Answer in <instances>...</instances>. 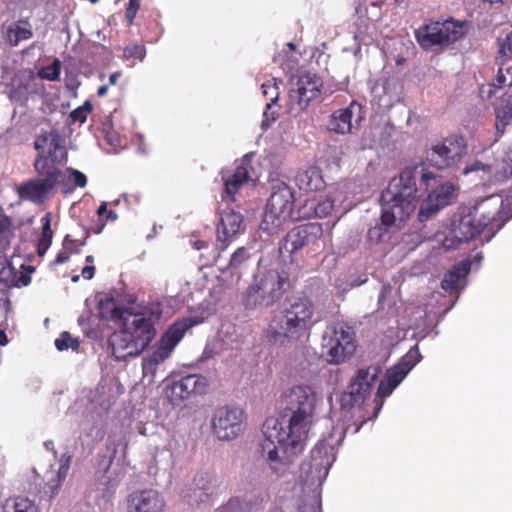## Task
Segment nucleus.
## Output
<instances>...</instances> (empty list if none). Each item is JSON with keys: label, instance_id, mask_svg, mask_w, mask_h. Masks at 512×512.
<instances>
[{"label": "nucleus", "instance_id": "obj_4", "mask_svg": "<svg viewBox=\"0 0 512 512\" xmlns=\"http://www.w3.org/2000/svg\"><path fill=\"white\" fill-rule=\"evenodd\" d=\"M315 307L307 297H295L287 302L279 315L274 316L264 329L268 343L280 347L303 342L315 324Z\"/></svg>", "mask_w": 512, "mask_h": 512}, {"label": "nucleus", "instance_id": "obj_36", "mask_svg": "<svg viewBox=\"0 0 512 512\" xmlns=\"http://www.w3.org/2000/svg\"><path fill=\"white\" fill-rule=\"evenodd\" d=\"M146 56V47L143 44L133 43L123 49V59L127 61H143Z\"/></svg>", "mask_w": 512, "mask_h": 512}, {"label": "nucleus", "instance_id": "obj_48", "mask_svg": "<svg viewBox=\"0 0 512 512\" xmlns=\"http://www.w3.org/2000/svg\"><path fill=\"white\" fill-rule=\"evenodd\" d=\"M139 8H140V0H129L128 6L125 11V17H126L128 26L133 25L134 19L137 15Z\"/></svg>", "mask_w": 512, "mask_h": 512}, {"label": "nucleus", "instance_id": "obj_33", "mask_svg": "<svg viewBox=\"0 0 512 512\" xmlns=\"http://www.w3.org/2000/svg\"><path fill=\"white\" fill-rule=\"evenodd\" d=\"M14 235L12 219L0 210V253L10 247Z\"/></svg>", "mask_w": 512, "mask_h": 512}, {"label": "nucleus", "instance_id": "obj_14", "mask_svg": "<svg viewBox=\"0 0 512 512\" xmlns=\"http://www.w3.org/2000/svg\"><path fill=\"white\" fill-rule=\"evenodd\" d=\"M322 79L315 73L303 72L289 90V104L292 110L303 112L309 104L321 96Z\"/></svg>", "mask_w": 512, "mask_h": 512}, {"label": "nucleus", "instance_id": "obj_6", "mask_svg": "<svg viewBox=\"0 0 512 512\" xmlns=\"http://www.w3.org/2000/svg\"><path fill=\"white\" fill-rule=\"evenodd\" d=\"M289 287V278L271 269L257 275L242 294L241 303L248 310L268 308L278 302Z\"/></svg>", "mask_w": 512, "mask_h": 512}, {"label": "nucleus", "instance_id": "obj_39", "mask_svg": "<svg viewBox=\"0 0 512 512\" xmlns=\"http://www.w3.org/2000/svg\"><path fill=\"white\" fill-rule=\"evenodd\" d=\"M249 259V253L245 247L237 248L232 254L227 266V270H236L242 268Z\"/></svg>", "mask_w": 512, "mask_h": 512}, {"label": "nucleus", "instance_id": "obj_63", "mask_svg": "<svg viewBox=\"0 0 512 512\" xmlns=\"http://www.w3.org/2000/svg\"><path fill=\"white\" fill-rule=\"evenodd\" d=\"M8 343L7 335L5 331L0 330V345L4 346Z\"/></svg>", "mask_w": 512, "mask_h": 512}, {"label": "nucleus", "instance_id": "obj_42", "mask_svg": "<svg viewBox=\"0 0 512 512\" xmlns=\"http://www.w3.org/2000/svg\"><path fill=\"white\" fill-rule=\"evenodd\" d=\"M422 356L417 345L413 346L398 363H401L409 372L421 360Z\"/></svg>", "mask_w": 512, "mask_h": 512}, {"label": "nucleus", "instance_id": "obj_51", "mask_svg": "<svg viewBox=\"0 0 512 512\" xmlns=\"http://www.w3.org/2000/svg\"><path fill=\"white\" fill-rule=\"evenodd\" d=\"M63 249L67 251L70 255L75 253H80L79 248L76 247V241L71 238L70 235H66L63 240Z\"/></svg>", "mask_w": 512, "mask_h": 512}, {"label": "nucleus", "instance_id": "obj_12", "mask_svg": "<svg viewBox=\"0 0 512 512\" xmlns=\"http://www.w3.org/2000/svg\"><path fill=\"white\" fill-rule=\"evenodd\" d=\"M467 150L465 138L459 134H452L432 145L427 160L433 167L445 170L456 166L467 154Z\"/></svg>", "mask_w": 512, "mask_h": 512}, {"label": "nucleus", "instance_id": "obj_62", "mask_svg": "<svg viewBox=\"0 0 512 512\" xmlns=\"http://www.w3.org/2000/svg\"><path fill=\"white\" fill-rule=\"evenodd\" d=\"M108 92V86L107 85H102L98 88L97 90V95L99 97H104Z\"/></svg>", "mask_w": 512, "mask_h": 512}, {"label": "nucleus", "instance_id": "obj_57", "mask_svg": "<svg viewBox=\"0 0 512 512\" xmlns=\"http://www.w3.org/2000/svg\"><path fill=\"white\" fill-rule=\"evenodd\" d=\"M81 274L83 278L90 280L94 277L95 274V267L93 265H87L83 267Z\"/></svg>", "mask_w": 512, "mask_h": 512}, {"label": "nucleus", "instance_id": "obj_3", "mask_svg": "<svg viewBox=\"0 0 512 512\" xmlns=\"http://www.w3.org/2000/svg\"><path fill=\"white\" fill-rule=\"evenodd\" d=\"M162 310L159 304L128 307L119 330L109 339L113 355L120 360L141 355L154 341Z\"/></svg>", "mask_w": 512, "mask_h": 512}, {"label": "nucleus", "instance_id": "obj_18", "mask_svg": "<svg viewBox=\"0 0 512 512\" xmlns=\"http://www.w3.org/2000/svg\"><path fill=\"white\" fill-rule=\"evenodd\" d=\"M207 386L205 377L197 374H190L172 382V384L167 387L166 393L170 401L175 405L179 404L180 401L187 399L192 394H204Z\"/></svg>", "mask_w": 512, "mask_h": 512}, {"label": "nucleus", "instance_id": "obj_45", "mask_svg": "<svg viewBox=\"0 0 512 512\" xmlns=\"http://www.w3.org/2000/svg\"><path fill=\"white\" fill-rule=\"evenodd\" d=\"M261 88L264 96L270 100V103L266 104V107L270 108L279 98L278 87L275 83L266 82L262 84Z\"/></svg>", "mask_w": 512, "mask_h": 512}, {"label": "nucleus", "instance_id": "obj_38", "mask_svg": "<svg viewBox=\"0 0 512 512\" xmlns=\"http://www.w3.org/2000/svg\"><path fill=\"white\" fill-rule=\"evenodd\" d=\"M55 346L59 351L68 350L69 348L76 351L79 349L80 342L77 338H72L69 332L64 331L55 340Z\"/></svg>", "mask_w": 512, "mask_h": 512}, {"label": "nucleus", "instance_id": "obj_50", "mask_svg": "<svg viewBox=\"0 0 512 512\" xmlns=\"http://www.w3.org/2000/svg\"><path fill=\"white\" fill-rule=\"evenodd\" d=\"M484 171V172H487V173H490L491 172V166L490 165H487V164H484L480 161H474L471 165H468L464 168L463 170V173L464 174H468L470 172H475V171Z\"/></svg>", "mask_w": 512, "mask_h": 512}, {"label": "nucleus", "instance_id": "obj_55", "mask_svg": "<svg viewBox=\"0 0 512 512\" xmlns=\"http://www.w3.org/2000/svg\"><path fill=\"white\" fill-rule=\"evenodd\" d=\"M431 182L437 183V176L433 172L424 171L421 176V184L424 185L426 189H429Z\"/></svg>", "mask_w": 512, "mask_h": 512}, {"label": "nucleus", "instance_id": "obj_46", "mask_svg": "<svg viewBox=\"0 0 512 512\" xmlns=\"http://www.w3.org/2000/svg\"><path fill=\"white\" fill-rule=\"evenodd\" d=\"M65 173H68V178L75 187L84 188L87 185V177L81 171L69 168Z\"/></svg>", "mask_w": 512, "mask_h": 512}, {"label": "nucleus", "instance_id": "obj_22", "mask_svg": "<svg viewBox=\"0 0 512 512\" xmlns=\"http://www.w3.org/2000/svg\"><path fill=\"white\" fill-rule=\"evenodd\" d=\"M37 78L32 70H23L15 74L9 91L13 101L27 100L29 94L36 93Z\"/></svg>", "mask_w": 512, "mask_h": 512}, {"label": "nucleus", "instance_id": "obj_31", "mask_svg": "<svg viewBox=\"0 0 512 512\" xmlns=\"http://www.w3.org/2000/svg\"><path fill=\"white\" fill-rule=\"evenodd\" d=\"M33 36L32 28L27 20H19L7 27L6 39L11 46H17L21 41Z\"/></svg>", "mask_w": 512, "mask_h": 512}, {"label": "nucleus", "instance_id": "obj_2", "mask_svg": "<svg viewBox=\"0 0 512 512\" xmlns=\"http://www.w3.org/2000/svg\"><path fill=\"white\" fill-rule=\"evenodd\" d=\"M37 155L33 168L37 178L22 183L17 188L21 199L41 203L57 187L64 183L66 173L63 167L68 160V153L61 145L59 133L52 129L42 131L34 141Z\"/></svg>", "mask_w": 512, "mask_h": 512}, {"label": "nucleus", "instance_id": "obj_37", "mask_svg": "<svg viewBox=\"0 0 512 512\" xmlns=\"http://www.w3.org/2000/svg\"><path fill=\"white\" fill-rule=\"evenodd\" d=\"M61 74V62L59 59H54L51 65L44 66L38 71V76L41 79L49 81H57Z\"/></svg>", "mask_w": 512, "mask_h": 512}, {"label": "nucleus", "instance_id": "obj_21", "mask_svg": "<svg viewBox=\"0 0 512 512\" xmlns=\"http://www.w3.org/2000/svg\"><path fill=\"white\" fill-rule=\"evenodd\" d=\"M164 502L156 491L143 490L128 498V512H162Z\"/></svg>", "mask_w": 512, "mask_h": 512}, {"label": "nucleus", "instance_id": "obj_32", "mask_svg": "<svg viewBox=\"0 0 512 512\" xmlns=\"http://www.w3.org/2000/svg\"><path fill=\"white\" fill-rule=\"evenodd\" d=\"M0 512H39L35 503L26 497H10L0 505Z\"/></svg>", "mask_w": 512, "mask_h": 512}, {"label": "nucleus", "instance_id": "obj_58", "mask_svg": "<svg viewBox=\"0 0 512 512\" xmlns=\"http://www.w3.org/2000/svg\"><path fill=\"white\" fill-rule=\"evenodd\" d=\"M190 243L195 250H201L208 247V242L201 239H191Z\"/></svg>", "mask_w": 512, "mask_h": 512}, {"label": "nucleus", "instance_id": "obj_44", "mask_svg": "<svg viewBox=\"0 0 512 512\" xmlns=\"http://www.w3.org/2000/svg\"><path fill=\"white\" fill-rule=\"evenodd\" d=\"M92 104L89 101H85L84 104L70 113L71 122L84 123L87 120L88 114L92 111Z\"/></svg>", "mask_w": 512, "mask_h": 512}, {"label": "nucleus", "instance_id": "obj_59", "mask_svg": "<svg viewBox=\"0 0 512 512\" xmlns=\"http://www.w3.org/2000/svg\"><path fill=\"white\" fill-rule=\"evenodd\" d=\"M31 282V277L29 274L22 273L18 280H17V286H27Z\"/></svg>", "mask_w": 512, "mask_h": 512}, {"label": "nucleus", "instance_id": "obj_43", "mask_svg": "<svg viewBox=\"0 0 512 512\" xmlns=\"http://www.w3.org/2000/svg\"><path fill=\"white\" fill-rule=\"evenodd\" d=\"M210 496L211 491L209 487H197L193 489V491L190 494H188V502L191 505H198L200 503L208 501Z\"/></svg>", "mask_w": 512, "mask_h": 512}, {"label": "nucleus", "instance_id": "obj_47", "mask_svg": "<svg viewBox=\"0 0 512 512\" xmlns=\"http://www.w3.org/2000/svg\"><path fill=\"white\" fill-rule=\"evenodd\" d=\"M512 176V149L507 153L503 162L502 170L497 171L496 177L499 180L508 179Z\"/></svg>", "mask_w": 512, "mask_h": 512}, {"label": "nucleus", "instance_id": "obj_64", "mask_svg": "<svg viewBox=\"0 0 512 512\" xmlns=\"http://www.w3.org/2000/svg\"><path fill=\"white\" fill-rule=\"evenodd\" d=\"M117 218H118V215H117V213L115 211L110 210V211L107 212V219L114 221Z\"/></svg>", "mask_w": 512, "mask_h": 512}, {"label": "nucleus", "instance_id": "obj_28", "mask_svg": "<svg viewBox=\"0 0 512 512\" xmlns=\"http://www.w3.org/2000/svg\"><path fill=\"white\" fill-rule=\"evenodd\" d=\"M483 224L477 221L474 215L468 210L466 214L461 216L458 224L453 228L454 238L458 242H468L477 237L483 230Z\"/></svg>", "mask_w": 512, "mask_h": 512}, {"label": "nucleus", "instance_id": "obj_7", "mask_svg": "<svg viewBox=\"0 0 512 512\" xmlns=\"http://www.w3.org/2000/svg\"><path fill=\"white\" fill-rule=\"evenodd\" d=\"M294 203V192L286 183L274 184L260 224L261 229L269 235L276 234L285 223L296 218L293 216Z\"/></svg>", "mask_w": 512, "mask_h": 512}, {"label": "nucleus", "instance_id": "obj_56", "mask_svg": "<svg viewBox=\"0 0 512 512\" xmlns=\"http://www.w3.org/2000/svg\"><path fill=\"white\" fill-rule=\"evenodd\" d=\"M70 258V254L67 252V251H60L55 260L53 261V264L54 265H59V264H63V263H66Z\"/></svg>", "mask_w": 512, "mask_h": 512}, {"label": "nucleus", "instance_id": "obj_24", "mask_svg": "<svg viewBox=\"0 0 512 512\" xmlns=\"http://www.w3.org/2000/svg\"><path fill=\"white\" fill-rule=\"evenodd\" d=\"M250 179L249 171L245 164L238 165L235 170L229 174H222L224 190L222 199H228L231 202L236 201V194L241 187Z\"/></svg>", "mask_w": 512, "mask_h": 512}, {"label": "nucleus", "instance_id": "obj_9", "mask_svg": "<svg viewBox=\"0 0 512 512\" xmlns=\"http://www.w3.org/2000/svg\"><path fill=\"white\" fill-rule=\"evenodd\" d=\"M323 348L330 364H340L356 351V334L352 326L345 322L330 325L323 335Z\"/></svg>", "mask_w": 512, "mask_h": 512}, {"label": "nucleus", "instance_id": "obj_16", "mask_svg": "<svg viewBox=\"0 0 512 512\" xmlns=\"http://www.w3.org/2000/svg\"><path fill=\"white\" fill-rule=\"evenodd\" d=\"M244 412L237 407L218 408L212 418L211 427L220 440H232L242 432Z\"/></svg>", "mask_w": 512, "mask_h": 512}, {"label": "nucleus", "instance_id": "obj_11", "mask_svg": "<svg viewBox=\"0 0 512 512\" xmlns=\"http://www.w3.org/2000/svg\"><path fill=\"white\" fill-rule=\"evenodd\" d=\"M323 227L317 222L306 223L292 228L279 245L281 254H295L303 248L313 252L320 250L323 245Z\"/></svg>", "mask_w": 512, "mask_h": 512}, {"label": "nucleus", "instance_id": "obj_17", "mask_svg": "<svg viewBox=\"0 0 512 512\" xmlns=\"http://www.w3.org/2000/svg\"><path fill=\"white\" fill-rule=\"evenodd\" d=\"M243 216L234 210L223 211L220 214V221L217 225L216 250L213 260L216 261L221 252L225 251L231 243H233L240 233L244 230L242 227Z\"/></svg>", "mask_w": 512, "mask_h": 512}, {"label": "nucleus", "instance_id": "obj_40", "mask_svg": "<svg viewBox=\"0 0 512 512\" xmlns=\"http://www.w3.org/2000/svg\"><path fill=\"white\" fill-rule=\"evenodd\" d=\"M497 59H512V30L498 39Z\"/></svg>", "mask_w": 512, "mask_h": 512}, {"label": "nucleus", "instance_id": "obj_41", "mask_svg": "<svg viewBox=\"0 0 512 512\" xmlns=\"http://www.w3.org/2000/svg\"><path fill=\"white\" fill-rule=\"evenodd\" d=\"M409 371L401 365V363H397L393 367L387 370L384 378L389 380L395 386H398L404 378L407 376Z\"/></svg>", "mask_w": 512, "mask_h": 512}, {"label": "nucleus", "instance_id": "obj_34", "mask_svg": "<svg viewBox=\"0 0 512 512\" xmlns=\"http://www.w3.org/2000/svg\"><path fill=\"white\" fill-rule=\"evenodd\" d=\"M496 114V136L497 141L505 132V127L512 121V103L507 102L505 105H501L495 109Z\"/></svg>", "mask_w": 512, "mask_h": 512}, {"label": "nucleus", "instance_id": "obj_49", "mask_svg": "<svg viewBox=\"0 0 512 512\" xmlns=\"http://www.w3.org/2000/svg\"><path fill=\"white\" fill-rule=\"evenodd\" d=\"M396 387L397 386H395L389 380L384 378L380 381V383L378 385L377 396L380 398H385V397L389 396Z\"/></svg>", "mask_w": 512, "mask_h": 512}, {"label": "nucleus", "instance_id": "obj_13", "mask_svg": "<svg viewBox=\"0 0 512 512\" xmlns=\"http://www.w3.org/2000/svg\"><path fill=\"white\" fill-rule=\"evenodd\" d=\"M381 372L382 368L378 364H371L359 368L351 378L349 392L345 393L341 398V406L344 408H353L363 404L370 396Z\"/></svg>", "mask_w": 512, "mask_h": 512}, {"label": "nucleus", "instance_id": "obj_25", "mask_svg": "<svg viewBox=\"0 0 512 512\" xmlns=\"http://www.w3.org/2000/svg\"><path fill=\"white\" fill-rule=\"evenodd\" d=\"M296 186L304 192H316L325 188L326 183L318 167L301 169L295 175Z\"/></svg>", "mask_w": 512, "mask_h": 512}, {"label": "nucleus", "instance_id": "obj_30", "mask_svg": "<svg viewBox=\"0 0 512 512\" xmlns=\"http://www.w3.org/2000/svg\"><path fill=\"white\" fill-rule=\"evenodd\" d=\"M470 271V263L462 261L456 264L452 270L447 272L442 281L441 287L448 292H451L459 286L460 282L467 276Z\"/></svg>", "mask_w": 512, "mask_h": 512}, {"label": "nucleus", "instance_id": "obj_19", "mask_svg": "<svg viewBox=\"0 0 512 512\" xmlns=\"http://www.w3.org/2000/svg\"><path fill=\"white\" fill-rule=\"evenodd\" d=\"M455 191V187L451 182H444L434 188L422 202L418 219L420 222L428 220L433 214L438 212L450 203Z\"/></svg>", "mask_w": 512, "mask_h": 512}, {"label": "nucleus", "instance_id": "obj_10", "mask_svg": "<svg viewBox=\"0 0 512 512\" xmlns=\"http://www.w3.org/2000/svg\"><path fill=\"white\" fill-rule=\"evenodd\" d=\"M465 34L464 25L452 19L440 22L430 21L415 31V38L424 50L443 48L456 42Z\"/></svg>", "mask_w": 512, "mask_h": 512}, {"label": "nucleus", "instance_id": "obj_52", "mask_svg": "<svg viewBox=\"0 0 512 512\" xmlns=\"http://www.w3.org/2000/svg\"><path fill=\"white\" fill-rule=\"evenodd\" d=\"M40 237L53 238V231L51 229V220L49 215L42 218V232Z\"/></svg>", "mask_w": 512, "mask_h": 512}, {"label": "nucleus", "instance_id": "obj_53", "mask_svg": "<svg viewBox=\"0 0 512 512\" xmlns=\"http://www.w3.org/2000/svg\"><path fill=\"white\" fill-rule=\"evenodd\" d=\"M384 232H385V229L381 225L374 226L369 229L368 238L375 242H380L383 237Z\"/></svg>", "mask_w": 512, "mask_h": 512}, {"label": "nucleus", "instance_id": "obj_61", "mask_svg": "<svg viewBox=\"0 0 512 512\" xmlns=\"http://www.w3.org/2000/svg\"><path fill=\"white\" fill-rule=\"evenodd\" d=\"M107 205L105 202L101 203V205L97 209V215L102 217L105 213H107Z\"/></svg>", "mask_w": 512, "mask_h": 512}, {"label": "nucleus", "instance_id": "obj_54", "mask_svg": "<svg viewBox=\"0 0 512 512\" xmlns=\"http://www.w3.org/2000/svg\"><path fill=\"white\" fill-rule=\"evenodd\" d=\"M52 239L40 237L37 244V254L42 257L45 255L49 247L51 246Z\"/></svg>", "mask_w": 512, "mask_h": 512}, {"label": "nucleus", "instance_id": "obj_60", "mask_svg": "<svg viewBox=\"0 0 512 512\" xmlns=\"http://www.w3.org/2000/svg\"><path fill=\"white\" fill-rule=\"evenodd\" d=\"M120 76H121V72L120 71L112 73L110 75V77H109V84L110 85H116L118 79L120 78Z\"/></svg>", "mask_w": 512, "mask_h": 512}, {"label": "nucleus", "instance_id": "obj_35", "mask_svg": "<svg viewBox=\"0 0 512 512\" xmlns=\"http://www.w3.org/2000/svg\"><path fill=\"white\" fill-rule=\"evenodd\" d=\"M496 63L499 65V69L496 76V83L494 84L497 88H503L505 86H512V59H497Z\"/></svg>", "mask_w": 512, "mask_h": 512}, {"label": "nucleus", "instance_id": "obj_26", "mask_svg": "<svg viewBox=\"0 0 512 512\" xmlns=\"http://www.w3.org/2000/svg\"><path fill=\"white\" fill-rule=\"evenodd\" d=\"M336 200L337 198L332 192L324 197H319L318 199L314 198L306 200L302 208L303 211L299 217L324 218L332 212Z\"/></svg>", "mask_w": 512, "mask_h": 512}, {"label": "nucleus", "instance_id": "obj_1", "mask_svg": "<svg viewBox=\"0 0 512 512\" xmlns=\"http://www.w3.org/2000/svg\"><path fill=\"white\" fill-rule=\"evenodd\" d=\"M317 394L305 384L288 388L281 396L288 425L276 418L267 419L262 428L261 454L276 473L284 472L292 459L305 447L308 432L314 423Z\"/></svg>", "mask_w": 512, "mask_h": 512}, {"label": "nucleus", "instance_id": "obj_15", "mask_svg": "<svg viewBox=\"0 0 512 512\" xmlns=\"http://www.w3.org/2000/svg\"><path fill=\"white\" fill-rule=\"evenodd\" d=\"M336 459L334 447L325 439L319 440L310 453V458L301 465L307 480H317L319 484L326 479Z\"/></svg>", "mask_w": 512, "mask_h": 512}, {"label": "nucleus", "instance_id": "obj_23", "mask_svg": "<svg viewBox=\"0 0 512 512\" xmlns=\"http://www.w3.org/2000/svg\"><path fill=\"white\" fill-rule=\"evenodd\" d=\"M361 106L352 101L349 106L335 110L329 118L327 128L336 134L345 135L351 133L353 128L352 119L355 110L360 111Z\"/></svg>", "mask_w": 512, "mask_h": 512}, {"label": "nucleus", "instance_id": "obj_27", "mask_svg": "<svg viewBox=\"0 0 512 512\" xmlns=\"http://www.w3.org/2000/svg\"><path fill=\"white\" fill-rule=\"evenodd\" d=\"M72 457L70 455L63 454L60 458V465L57 471H49L47 473V481L44 486V494L49 498H53L59 491L62 483L65 481Z\"/></svg>", "mask_w": 512, "mask_h": 512}, {"label": "nucleus", "instance_id": "obj_29", "mask_svg": "<svg viewBox=\"0 0 512 512\" xmlns=\"http://www.w3.org/2000/svg\"><path fill=\"white\" fill-rule=\"evenodd\" d=\"M99 317L104 321H113L118 324L127 312L128 307H121L116 304L114 297L111 294H105L100 298L98 305Z\"/></svg>", "mask_w": 512, "mask_h": 512}, {"label": "nucleus", "instance_id": "obj_5", "mask_svg": "<svg viewBox=\"0 0 512 512\" xmlns=\"http://www.w3.org/2000/svg\"><path fill=\"white\" fill-rule=\"evenodd\" d=\"M417 167L404 168L398 177H394L381 193V222L385 227L403 222L415 211L419 196L416 187Z\"/></svg>", "mask_w": 512, "mask_h": 512}, {"label": "nucleus", "instance_id": "obj_8", "mask_svg": "<svg viewBox=\"0 0 512 512\" xmlns=\"http://www.w3.org/2000/svg\"><path fill=\"white\" fill-rule=\"evenodd\" d=\"M196 318L187 317L174 322L161 336L155 349L142 360L143 375L155 376L157 367L163 363L172 353L176 345L181 341L186 331L199 324Z\"/></svg>", "mask_w": 512, "mask_h": 512}, {"label": "nucleus", "instance_id": "obj_20", "mask_svg": "<svg viewBox=\"0 0 512 512\" xmlns=\"http://www.w3.org/2000/svg\"><path fill=\"white\" fill-rule=\"evenodd\" d=\"M503 201L499 196L491 195L480 201H477L469 211L474 215L478 222L486 228L494 221L500 220L498 217L502 209Z\"/></svg>", "mask_w": 512, "mask_h": 512}]
</instances>
